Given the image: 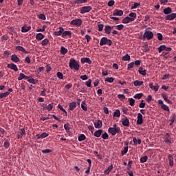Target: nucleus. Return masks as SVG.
Here are the masks:
<instances>
[{
	"label": "nucleus",
	"instance_id": "1",
	"mask_svg": "<svg viewBox=\"0 0 176 176\" xmlns=\"http://www.w3.org/2000/svg\"><path fill=\"white\" fill-rule=\"evenodd\" d=\"M69 67L71 69H75L76 71H79L80 65L78 63V61L75 58H72L69 60Z\"/></svg>",
	"mask_w": 176,
	"mask_h": 176
},
{
	"label": "nucleus",
	"instance_id": "2",
	"mask_svg": "<svg viewBox=\"0 0 176 176\" xmlns=\"http://www.w3.org/2000/svg\"><path fill=\"white\" fill-rule=\"evenodd\" d=\"M104 45H107V46H111L112 45V40L109 39L107 37H102L100 39V45L104 46Z\"/></svg>",
	"mask_w": 176,
	"mask_h": 176
},
{
	"label": "nucleus",
	"instance_id": "3",
	"mask_svg": "<svg viewBox=\"0 0 176 176\" xmlns=\"http://www.w3.org/2000/svg\"><path fill=\"white\" fill-rule=\"evenodd\" d=\"M108 132L109 133V134H111V135H116V134H120V133H122V131L120 130V127H109L108 129Z\"/></svg>",
	"mask_w": 176,
	"mask_h": 176
},
{
	"label": "nucleus",
	"instance_id": "4",
	"mask_svg": "<svg viewBox=\"0 0 176 176\" xmlns=\"http://www.w3.org/2000/svg\"><path fill=\"white\" fill-rule=\"evenodd\" d=\"M153 38V32L148 30H145V32L143 35L144 39H147V41H151Z\"/></svg>",
	"mask_w": 176,
	"mask_h": 176
},
{
	"label": "nucleus",
	"instance_id": "5",
	"mask_svg": "<svg viewBox=\"0 0 176 176\" xmlns=\"http://www.w3.org/2000/svg\"><path fill=\"white\" fill-rule=\"evenodd\" d=\"M91 9H92L91 6H90L82 7L80 8V14H85V13H89V12H90V10H91Z\"/></svg>",
	"mask_w": 176,
	"mask_h": 176
},
{
	"label": "nucleus",
	"instance_id": "6",
	"mask_svg": "<svg viewBox=\"0 0 176 176\" xmlns=\"http://www.w3.org/2000/svg\"><path fill=\"white\" fill-rule=\"evenodd\" d=\"M82 19H74L72 20L70 22L71 25H76L77 27H80V25H82Z\"/></svg>",
	"mask_w": 176,
	"mask_h": 176
},
{
	"label": "nucleus",
	"instance_id": "7",
	"mask_svg": "<svg viewBox=\"0 0 176 176\" xmlns=\"http://www.w3.org/2000/svg\"><path fill=\"white\" fill-rule=\"evenodd\" d=\"M137 124L141 125L144 123V119L142 118V114L140 113H138V120L136 122Z\"/></svg>",
	"mask_w": 176,
	"mask_h": 176
},
{
	"label": "nucleus",
	"instance_id": "8",
	"mask_svg": "<svg viewBox=\"0 0 176 176\" xmlns=\"http://www.w3.org/2000/svg\"><path fill=\"white\" fill-rule=\"evenodd\" d=\"M122 124L125 127H129V126H130V120H129V118H127V117L122 119Z\"/></svg>",
	"mask_w": 176,
	"mask_h": 176
},
{
	"label": "nucleus",
	"instance_id": "9",
	"mask_svg": "<svg viewBox=\"0 0 176 176\" xmlns=\"http://www.w3.org/2000/svg\"><path fill=\"white\" fill-rule=\"evenodd\" d=\"M148 86L150 89H151V90H154V91H158L159 90V87H160L159 84L156 83L153 86V82H151Z\"/></svg>",
	"mask_w": 176,
	"mask_h": 176
},
{
	"label": "nucleus",
	"instance_id": "10",
	"mask_svg": "<svg viewBox=\"0 0 176 176\" xmlns=\"http://www.w3.org/2000/svg\"><path fill=\"white\" fill-rule=\"evenodd\" d=\"M7 67L8 68H10V69H12L13 71H15V72H17V71H19V68H17V65H16L14 63L8 64Z\"/></svg>",
	"mask_w": 176,
	"mask_h": 176
},
{
	"label": "nucleus",
	"instance_id": "11",
	"mask_svg": "<svg viewBox=\"0 0 176 176\" xmlns=\"http://www.w3.org/2000/svg\"><path fill=\"white\" fill-rule=\"evenodd\" d=\"M31 76H25L23 73L19 74V76L17 78L18 80H23V79H30Z\"/></svg>",
	"mask_w": 176,
	"mask_h": 176
},
{
	"label": "nucleus",
	"instance_id": "12",
	"mask_svg": "<svg viewBox=\"0 0 176 176\" xmlns=\"http://www.w3.org/2000/svg\"><path fill=\"white\" fill-rule=\"evenodd\" d=\"M168 159L169 160V166L170 167H174V157H173V155L169 154L168 155Z\"/></svg>",
	"mask_w": 176,
	"mask_h": 176
},
{
	"label": "nucleus",
	"instance_id": "13",
	"mask_svg": "<svg viewBox=\"0 0 176 176\" xmlns=\"http://www.w3.org/2000/svg\"><path fill=\"white\" fill-rule=\"evenodd\" d=\"M113 16H123V10L116 9L113 12Z\"/></svg>",
	"mask_w": 176,
	"mask_h": 176
},
{
	"label": "nucleus",
	"instance_id": "14",
	"mask_svg": "<svg viewBox=\"0 0 176 176\" xmlns=\"http://www.w3.org/2000/svg\"><path fill=\"white\" fill-rule=\"evenodd\" d=\"M63 32H64V28H63V27H60L59 31L54 32V35L56 36H60V35H63Z\"/></svg>",
	"mask_w": 176,
	"mask_h": 176
},
{
	"label": "nucleus",
	"instance_id": "15",
	"mask_svg": "<svg viewBox=\"0 0 176 176\" xmlns=\"http://www.w3.org/2000/svg\"><path fill=\"white\" fill-rule=\"evenodd\" d=\"M72 32L71 31H64L62 33V38H67V36H69L71 38Z\"/></svg>",
	"mask_w": 176,
	"mask_h": 176
},
{
	"label": "nucleus",
	"instance_id": "16",
	"mask_svg": "<svg viewBox=\"0 0 176 176\" xmlns=\"http://www.w3.org/2000/svg\"><path fill=\"white\" fill-rule=\"evenodd\" d=\"M166 20H170V21H173L174 20V19H176V13H172L169 15H167L166 17H165Z\"/></svg>",
	"mask_w": 176,
	"mask_h": 176
},
{
	"label": "nucleus",
	"instance_id": "17",
	"mask_svg": "<svg viewBox=\"0 0 176 176\" xmlns=\"http://www.w3.org/2000/svg\"><path fill=\"white\" fill-rule=\"evenodd\" d=\"M16 50H18L19 52H23V53H25V54H28V52L25 50V48L21 46H17L16 47Z\"/></svg>",
	"mask_w": 176,
	"mask_h": 176
},
{
	"label": "nucleus",
	"instance_id": "18",
	"mask_svg": "<svg viewBox=\"0 0 176 176\" xmlns=\"http://www.w3.org/2000/svg\"><path fill=\"white\" fill-rule=\"evenodd\" d=\"M11 61H12V63H19V61H20V58L17 57V55L12 54L11 56Z\"/></svg>",
	"mask_w": 176,
	"mask_h": 176
},
{
	"label": "nucleus",
	"instance_id": "19",
	"mask_svg": "<svg viewBox=\"0 0 176 176\" xmlns=\"http://www.w3.org/2000/svg\"><path fill=\"white\" fill-rule=\"evenodd\" d=\"M96 129H101L102 127V122L101 120H98V122H95L94 123Z\"/></svg>",
	"mask_w": 176,
	"mask_h": 176
},
{
	"label": "nucleus",
	"instance_id": "20",
	"mask_svg": "<svg viewBox=\"0 0 176 176\" xmlns=\"http://www.w3.org/2000/svg\"><path fill=\"white\" fill-rule=\"evenodd\" d=\"M104 32L107 35H109V34H111V32H112V30L111 29V25H107L104 26Z\"/></svg>",
	"mask_w": 176,
	"mask_h": 176
},
{
	"label": "nucleus",
	"instance_id": "21",
	"mask_svg": "<svg viewBox=\"0 0 176 176\" xmlns=\"http://www.w3.org/2000/svg\"><path fill=\"white\" fill-rule=\"evenodd\" d=\"M123 24H129V23H133V19H130V16H126L122 20Z\"/></svg>",
	"mask_w": 176,
	"mask_h": 176
},
{
	"label": "nucleus",
	"instance_id": "22",
	"mask_svg": "<svg viewBox=\"0 0 176 176\" xmlns=\"http://www.w3.org/2000/svg\"><path fill=\"white\" fill-rule=\"evenodd\" d=\"M60 54H63V56H65L68 53V49L65 48V47L62 46L60 47Z\"/></svg>",
	"mask_w": 176,
	"mask_h": 176
},
{
	"label": "nucleus",
	"instance_id": "23",
	"mask_svg": "<svg viewBox=\"0 0 176 176\" xmlns=\"http://www.w3.org/2000/svg\"><path fill=\"white\" fill-rule=\"evenodd\" d=\"M81 63L82 64H85V63H87V64H91V60L89 59V58H81Z\"/></svg>",
	"mask_w": 176,
	"mask_h": 176
},
{
	"label": "nucleus",
	"instance_id": "24",
	"mask_svg": "<svg viewBox=\"0 0 176 176\" xmlns=\"http://www.w3.org/2000/svg\"><path fill=\"white\" fill-rule=\"evenodd\" d=\"M101 134H102V129H98L94 133V137L99 138V137H101Z\"/></svg>",
	"mask_w": 176,
	"mask_h": 176
},
{
	"label": "nucleus",
	"instance_id": "25",
	"mask_svg": "<svg viewBox=\"0 0 176 176\" xmlns=\"http://www.w3.org/2000/svg\"><path fill=\"white\" fill-rule=\"evenodd\" d=\"M138 72L139 74H140V75H142L143 76H145V75H146V70L144 69V68L142 67H139Z\"/></svg>",
	"mask_w": 176,
	"mask_h": 176
},
{
	"label": "nucleus",
	"instance_id": "26",
	"mask_svg": "<svg viewBox=\"0 0 176 176\" xmlns=\"http://www.w3.org/2000/svg\"><path fill=\"white\" fill-rule=\"evenodd\" d=\"M163 12H164V14H168L169 15L170 13H172L173 10L171 9V8L168 7L166 8H164Z\"/></svg>",
	"mask_w": 176,
	"mask_h": 176
},
{
	"label": "nucleus",
	"instance_id": "27",
	"mask_svg": "<svg viewBox=\"0 0 176 176\" xmlns=\"http://www.w3.org/2000/svg\"><path fill=\"white\" fill-rule=\"evenodd\" d=\"M3 146L6 149H8V148L10 146V142L9 141V140L5 139Z\"/></svg>",
	"mask_w": 176,
	"mask_h": 176
},
{
	"label": "nucleus",
	"instance_id": "28",
	"mask_svg": "<svg viewBox=\"0 0 176 176\" xmlns=\"http://www.w3.org/2000/svg\"><path fill=\"white\" fill-rule=\"evenodd\" d=\"M133 85L134 86H135V87H137L138 86H142L144 85V81H140L136 80L133 82Z\"/></svg>",
	"mask_w": 176,
	"mask_h": 176
},
{
	"label": "nucleus",
	"instance_id": "29",
	"mask_svg": "<svg viewBox=\"0 0 176 176\" xmlns=\"http://www.w3.org/2000/svg\"><path fill=\"white\" fill-rule=\"evenodd\" d=\"M69 107V111H74V109L76 108V102H71Z\"/></svg>",
	"mask_w": 176,
	"mask_h": 176
},
{
	"label": "nucleus",
	"instance_id": "30",
	"mask_svg": "<svg viewBox=\"0 0 176 176\" xmlns=\"http://www.w3.org/2000/svg\"><path fill=\"white\" fill-rule=\"evenodd\" d=\"M30 30H31V26H28V27L23 26L21 28V32H24V33L28 32V31H30Z\"/></svg>",
	"mask_w": 176,
	"mask_h": 176
},
{
	"label": "nucleus",
	"instance_id": "31",
	"mask_svg": "<svg viewBox=\"0 0 176 176\" xmlns=\"http://www.w3.org/2000/svg\"><path fill=\"white\" fill-rule=\"evenodd\" d=\"M130 19L132 20V21H134L135 20V19H137V14L135 12H131L129 14Z\"/></svg>",
	"mask_w": 176,
	"mask_h": 176
},
{
	"label": "nucleus",
	"instance_id": "32",
	"mask_svg": "<svg viewBox=\"0 0 176 176\" xmlns=\"http://www.w3.org/2000/svg\"><path fill=\"white\" fill-rule=\"evenodd\" d=\"M43 38H45V35H43L42 33H38L36 35V39H37V41H42Z\"/></svg>",
	"mask_w": 176,
	"mask_h": 176
},
{
	"label": "nucleus",
	"instance_id": "33",
	"mask_svg": "<svg viewBox=\"0 0 176 176\" xmlns=\"http://www.w3.org/2000/svg\"><path fill=\"white\" fill-rule=\"evenodd\" d=\"M112 168H113V165H110L107 169L104 170V174H106V175H108V174H109V173H111V170H112Z\"/></svg>",
	"mask_w": 176,
	"mask_h": 176
},
{
	"label": "nucleus",
	"instance_id": "34",
	"mask_svg": "<svg viewBox=\"0 0 176 176\" xmlns=\"http://www.w3.org/2000/svg\"><path fill=\"white\" fill-rule=\"evenodd\" d=\"M113 118H120V110L116 109L113 115Z\"/></svg>",
	"mask_w": 176,
	"mask_h": 176
},
{
	"label": "nucleus",
	"instance_id": "35",
	"mask_svg": "<svg viewBox=\"0 0 176 176\" xmlns=\"http://www.w3.org/2000/svg\"><path fill=\"white\" fill-rule=\"evenodd\" d=\"M85 140H86V135H85V134H80V135L78 136V140L80 142H82V141H85Z\"/></svg>",
	"mask_w": 176,
	"mask_h": 176
},
{
	"label": "nucleus",
	"instance_id": "36",
	"mask_svg": "<svg viewBox=\"0 0 176 176\" xmlns=\"http://www.w3.org/2000/svg\"><path fill=\"white\" fill-rule=\"evenodd\" d=\"M133 141L135 145L138 144V145H141V139H137V138H133Z\"/></svg>",
	"mask_w": 176,
	"mask_h": 176
},
{
	"label": "nucleus",
	"instance_id": "37",
	"mask_svg": "<svg viewBox=\"0 0 176 176\" xmlns=\"http://www.w3.org/2000/svg\"><path fill=\"white\" fill-rule=\"evenodd\" d=\"M148 162V156L144 155L140 158V163H146Z\"/></svg>",
	"mask_w": 176,
	"mask_h": 176
},
{
	"label": "nucleus",
	"instance_id": "38",
	"mask_svg": "<svg viewBox=\"0 0 176 176\" xmlns=\"http://www.w3.org/2000/svg\"><path fill=\"white\" fill-rule=\"evenodd\" d=\"M144 96L143 94L140 93V94H136L134 96L133 98H135L137 100H141V98H142V96Z\"/></svg>",
	"mask_w": 176,
	"mask_h": 176
},
{
	"label": "nucleus",
	"instance_id": "39",
	"mask_svg": "<svg viewBox=\"0 0 176 176\" xmlns=\"http://www.w3.org/2000/svg\"><path fill=\"white\" fill-rule=\"evenodd\" d=\"M28 82H29V83H32V85H35L38 83V80H35L34 78H28Z\"/></svg>",
	"mask_w": 176,
	"mask_h": 176
},
{
	"label": "nucleus",
	"instance_id": "40",
	"mask_svg": "<svg viewBox=\"0 0 176 176\" xmlns=\"http://www.w3.org/2000/svg\"><path fill=\"white\" fill-rule=\"evenodd\" d=\"M81 108L83 111H87V106L86 105V102L82 101L81 104Z\"/></svg>",
	"mask_w": 176,
	"mask_h": 176
},
{
	"label": "nucleus",
	"instance_id": "41",
	"mask_svg": "<svg viewBox=\"0 0 176 176\" xmlns=\"http://www.w3.org/2000/svg\"><path fill=\"white\" fill-rule=\"evenodd\" d=\"M169 126H173L174 124V122H175V114H173V116L171 117V120H169Z\"/></svg>",
	"mask_w": 176,
	"mask_h": 176
},
{
	"label": "nucleus",
	"instance_id": "42",
	"mask_svg": "<svg viewBox=\"0 0 176 176\" xmlns=\"http://www.w3.org/2000/svg\"><path fill=\"white\" fill-rule=\"evenodd\" d=\"M9 96V92H4L2 94H0V100H2V98H5Z\"/></svg>",
	"mask_w": 176,
	"mask_h": 176
},
{
	"label": "nucleus",
	"instance_id": "43",
	"mask_svg": "<svg viewBox=\"0 0 176 176\" xmlns=\"http://www.w3.org/2000/svg\"><path fill=\"white\" fill-rule=\"evenodd\" d=\"M113 78L112 77H107L105 79H104V82H108L109 83H113Z\"/></svg>",
	"mask_w": 176,
	"mask_h": 176
},
{
	"label": "nucleus",
	"instance_id": "44",
	"mask_svg": "<svg viewBox=\"0 0 176 176\" xmlns=\"http://www.w3.org/2000/svg\"><path fill=\"white\" fill-rule=\"evenodd\" d=\"M123 61H130V55L129 54H126L125 56L122 57Z\"/></svg>",
	"mask_w": 176,
	"mask_h": 176
},
{
	"label": "nucleus",
	"instance_id": "45",
	"mask_svg": "<svg viewBox=\"0 0 176 176\" xmlns=\"http://www.w3.org/2000/svg\"><path fill=\"white\" fill-rule=\"evenodd\" d=\"M164 50H166V45H162L158 47V52L162 53Z\"/></svg>",
	"mask_w": 176,
	"mask_h": 176
},
{
	"label": "nucleus",
	"instance_id": "46",
	"mask_svg": "<svg viewBox=\"0 0 176 176\" xmlns=\"http://www.w3.org/2000/svg\"><path fill=\"white\" fill-rule=\"evenodd\" d=\"M127 152H129V146H125L124 147V150L122 151V156H124V155H126V153H127Z\"/></svg>",
	"mask_w": 176,
	"mask_h": 176
},
{
	"label": "nucleus",
	"instance_id": "47",
	"mask_svg": "<svg viewBox=\"0 0 176 176\" xmlns=\"http://www.w3.org/2000/svg\"><path fill=\"white\" fill-rule=\"evenodd\" d=\"M48 43H49V39H47V38H45L41 42L42 46H46V45H48Z\"/></svg>",
	"mask_w": 176,
	"mask_h": 176
},
{
	"label": "nucleus",
	"instance_id": "48",
	"mask_svg": "<svg viewBox=\"0 0 176 176\" xmlns=\"http://www.w3.org/2000/svg\"><path fill=\"white\" fill-rule=\"evenodd\" d=\"M64 129L65 130H66L67 133H69V130L71 129V128L69 127V123L65 124Z\"/></svg>",
	"mask_w": 176,
	"mask_h": 176
},
{
	"label": "nucleus",
	"instance_id": "49",
	"mask_svg": "<svg viewBox=\"0 0 176 176\" xmlns=\"http://www.w3.org/2000/svg\"><path fill=\"white\" fill-rule=\"evenodd\" d=\"M129 105H131V107H134V104L135 103V100L133 98H129Z\"/></svg>",
	"mask_w": 176,
	"mask_h": 176
},
{
	"label": "nucleus",
	"instance_id": "50",
	"mask_svg": "<svg viewBox=\"0 0 176 176\" xmlns=\"http://www.w3.org/2000/svg\"><path fill=\"white\" fill-rule=\"evenodd\" d=\"M54 107V104H53V103L49 104L47 106V111H52V109H53Z\"/></svg>",
	"mask_w": 176,
	"mask_h": 176
},
{
	"label": "nucleus",
	"instance_id": "51",
	"mask_svg": "<svg viewBox=\"0 0 176 176\" xmlns=\"http://www.w3.org/2000/svg\"><path fill=\"white\" fill-rule=\"evenodd\" d=\"M38 17L41 20H46V15H45V14H40L38 15Z\"/></svg>",
	"mask_w": 176,
	"mask_h": 176
},
{
	"label": "nucleus",
	"instance_id": "52",
	"mask_svg": "<svg viewBox=\"0 0 176 176\" xmlns=\"http://www.w3.org/2000/svg\"><path fill=\"white\" fill-rule=\"evenodd\" d=\"M102 138L103 140H108V138H109V135H108V133L107 132H105L104 133H103L102 135Z\"/></svg>",
	"mask_w": 176,
	"mask_h": 176
},
{
	"label": "nucleus",
	"instance_id": "53",
	"mask_svg": "<svg viewBox=\"0 0 176 176\" xmlns=\"http://www.w3.org/2000/svg\"><path fill=\"white\" fill-rule=\"evenodd\" d=\"M116 28H117V30H118V31H122V30H123V28H124V25H123L122 24L116 25Z\"/></svg>",
	"mask_w": 176,
	"mask_h": 176
},
{
	"label": "nucleus",
	"instance_id": "54",
	"mask_svg": "<svg viewBox=\"0 0 176 176\" xmlns=\"http://www.w3.org/2000/svg\"><path fill=\"white\" fill-rule=\"evenodd\" d=\"M161 108H162V109H164V111H170V108L168 107V106L166 105V104H162V105L161 106Z\"/></svg>",
	"mask_w": 176,
	"mask_h": 176
},
{
	"label": "nucleus",
	"instance_id": "55",
	"mask_svg": "<svg viewBox=\"0 0 176 176\" xmlns=\"http://www.w3.org/2000/svg\"><path fill=\"white\" fill-rule=\"evenodd\" d=\"M118 98H119V100H120L122 101L126 98V96H124L123 94H118Z\"/></svg>",
	"mask_w": 176,
	"mask_h": 176
},
{
	"label": "nucleus",
	"instance_id": "56",
	"mask_svg": "<svg viewBox=\"0 0 176 176\" xmlns=\"http://www.w3.org/2000/svg\"><path fill=\"white\" fill-rule=\"evenodd\" d=\"M58 108L59 109H60V111H62L63 112H64V113H65V115L67 116V111H65V109H64V108L63 107V106L61 104H58Z\"/></svg>",
	"mask_w": 176,
	"mask_h": 176
},
{
	"label": "nucleus",
	"instance_id": "57",
	"mask_svg": "<svg viewBox=\"0 0 176 176\" xmlns=\"http://www.w3.org/2000/svg\"><path fill=\"white\" fill-rule=\"evenodd\" d=\"M134 67V62H131L127 65V69L130 71L131 68H133Z\"/></svg>",
	"mask_w": 176,
	"mask_h": 176
},
{
	"label": "nucleus",
	"instance_id": "58",
	"mask_svg": "<svg viewBox=\"0 0 176 176\" xmlns=\"http://www.w3.org/2000/svg\"><path fill=\"white\" fill-rule=\"evenodd\" d=\"M19 134H21V138H23V135L25 134V129H21L19 131Z\"/></svg>",
	"mask_w": 176,
	"mask_h": 176
},
{
	"label": "nucleus",
	"instance_id": "59",
	"mask_svg": "<svg viewBox=\"0 0 176 176\" xmlns=\"http://www.w3.org/2000/svg\"><path fill=\"white\" fill-rule=\"evenodd\" d=\"M98 30L100 32L104 30V25L103 24H98Z\"/></svg>",
	"mask_w": 176,
	"mask_h": 176
},
{
	"label": "nucleus",
	"instance_id": "60",
	"mask_svg": "<svg viewBox=\"0 0 176 176\" xmlns=\"http://www.w3.org/2000/svg\"><path fill=\"white\" fill-rule=\"evenodd\" d=\"M85 85L87 87H91V79H89L88 81L85 82Z\"/></svg>",
	"mask_w": 176,
	"mask_h": 176
},
{
	"label": "nucleus",
	"instance_id": "61",
	"mask_svg": "<svg viewBox=\"0 0 176 176\" xmlns=\"http://www.w3.org/2000/svg\"><path fill=\"white\" fill-rule=\"evenodd\" d=\"M57 76H58V79H64V75H63V73H61V72H58Z\"/></svg>",
	"mask_w": 176,
	"mask_h": 176
},
{
	"label": "nucleus",
	"instance_id": "62",
	"mask_svg": "<svg viewBox=\"0 0 176 176\" xmlns=\"http://www.w3.org/2000/svg\"><path fill=\"white\" fill-rule=\"evenodd\" d=\"M108 6L111 7V6H113L115 5V1L113 0H110L108 3H107Z\"/></svg>",
	"mask_w": 176,
	"mask_h": 176
},
{
	"label": "nucleus",
	"instance_id": "63",
	"mask_svg": "<svg viewBox=\"0 0 176 176\" xmlns=\"http://www.w3.org/2000/svg\"><path fill=\"white\" fill-rule=\"evenodd\" d=\"M141 3H135L133 6L131 7V9H137L138 6H140Z\"/></svg>",
	"mask_w": 176,
	"mask_h": 176
},
{
	"label": "nucleus",
	"instance_id": "64",
	"mask_svg": "<svg viewBox=\"0 0 176 176\" xmlns=\"http://www.w3.org/2000/svg\"><path fill=\"white\" fill-rule=\"evenodd\" d=\"M139 107L140 108H145V103L144 102V100H142L141 102L139 104Z\"/></svg>",
	"mask_w": 176,
	"mask_h": 176
}]
</instances>
